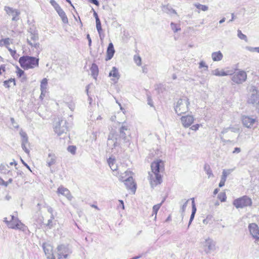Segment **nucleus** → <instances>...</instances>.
<instances>
[{
  "instance_id": "obj_57",
  "label": "nucleus",
  "mask_w": 259,
  "mask_h": 259,
  "mask_svg": "<svg viewBox=\"0 0 259 259\" xmlns=\"http://www.w3.org/2000/svg\"><path fill=\"white\" fill-rule=\"evenodd\" d=\"M54 219V216H51V219L48 220V224H47V225L48 226H52V220Z\"/></svg>"
},
{
  "instance_id": "obj_35",
  "label": "nucleus",
  "mask_w": 259,
  "mask_h": 259,
  "mask_svg": "<svg viewBox=\"0 0 259 259\" xmlns=\"http://www.w3.org/2000/svg\"><path fill=\"white\" fill-rule=\"evenodd\" d=\"M170 27L174 32H177L181 30L180 26L176 23H174V22H171L170 23Z\"/></svg>"
},
{
  "instance_id": "obj_18",
  "label": "nucleus",
  "mask_w": 259,
  "mask_h": 259,
  "mask_svg": "<svg viewBox=\"0 0 259 259\" xmlns=\"http://www.w3.org/2000/svg\"><path fill=\"white\" fill-rule=\"evenodd\" d=\"M203 246L206 248L205 251L206 253H209L211 251L215 250V244L212 240L208 238L205 240L203 243Z\"/></svg>"
},
{
  "instance_id": "obj_17",
  "label": "nucleus",
  "mask_w": 259,
  "mask_h": 259,
  "mask_svg": "<svg viewBox=\"0 0 259 259\" xmlns=\"http://www.w3.org/2000/svg\"><path fill=\"white\" fill-rule=\"evenodd\" d=\"M248 229L252 236L257 240H259V228L255 223L249 225Z\"/></svg>"
},
{
  "instance_id": "obj_41",
  "label": "nucleus",
  "mask_w": 259,
  "mask_h": 259,
  "mask_svg": "<svg viewBox=\"0 0 259 259\" xmlns=\"http://www.w3.org/2000/svg\"><path fill=\"white\" fill-rule=\"evenodd\" d=\"M245 49L250 52H257L259 53V47H251L247 46L245 47Z\"/></svg>"
},
{
  "instance_id": "obj_23",
  "label": "nucleus",
  "mask_w": 259,
  "mask_h": 259,
  "mask_svg": "<svg viewBox=\"0 0 259 259\" xmlns=\"http://www.w3.org/2000/svg\"><path fill=\"white\" fill-rule=\"evenodd\" d=\"M56 156L55 154L50 153L48 154V156L46 159V162L48 166L54 164L56 162Z\"/></svg>"
},
{
  "instance_id": "obj_36",
  "label": "nucleus",
  "mask_w": 259,
  "mask_h": 259,
  "mask_svg": "<svg viewBox=\"0 0 259 259\" xmlns=\"http://www.w3.org/2000/svg\"><path fill=\"white\" fill-rule=\"evenodd\" d=\"M194 6L199 10H201L203 11H206L207 10H208V7L205 6V5H201V4H194Z\"/></svg>"
},
{
  "instance_id": "obj_45",
  "label": "nucleus",
  "mask_w": 259,
  "mask_h": 259,
  "mask_svg": "<svg viewBox=\"0 0 259 259\" xmlns=\"http://www.w3.org/2000/svg\"><path fill=\"white\" fill-rule=\"evenodd\" d=\"M218 197L221 202H225L226 200L227 197L225 193H221L218 195Z\"/></svg>"
},
{
  "instance_id": "obj_26",
  "label": "nucleus",
  "mask_w": 259,
  "mask_h": 259,
  "mask_svg": "<svg viewBox=\"0 0 259 259\" xmlns=\"http://www.w3.org/2000/svg\"><path fill=\"white\" fill-rule=\"evenodd\" d=\"M48 83V79L46 78H44L42 79L40 82V91L47 92Z\"/></svg>"
},
{
  "instance_id": "obj_37",
  "label": "nucleus",
  "mask_w": 259,
  "mask_h": 259,
  "mask_svg": "<svg viewBox=\"0 0 259 259\" xmlns=\"http://www.w3.org/2000/svg\"><path fill=\"white\" fill-rule=\"evenodd\" d=\"M163 202V201H162V202H161L160 203L157 204L153 206L152 215H153L154 214L155 217L156 216L158 210L159 209L160 207H161L162 203Z\"/></svg>"
},
{
  "instance_id": "obj_20",
  "label": "nucleus",
  "mask_w": 259,
  "mask_h": 259,
  "mask_svg": "<svg viewBox=\"0 0 259 259\" xmlns=\"http://www.w3.org/2000/svg\"><path fill=\"white\" fill-rule=\"evenodd\" d=\"M57 193L66 197L69 201H71L73 198L69 190L63 186H60L58 188Z\"/></svg>"
},
{
  "instance_id": "obj_21",
  "label": "nucleus",
  "mask_w": 259,
  "mask_h": 259,
  "mask_svg": "<svg viewBox=\"0 0 259 259\" xmlns=\"http://www.w3.org/2000/svg\"><path fill=\"white\" fill-rule=\"evenodd\" d=\"M181 121L184 126L188 127L193 122L194 117L192 115L188 114L186 116H182Z\"/></svg>"
},
{
  "instance_id": "obj_44",
  "label": "nucleus",
  "mask_w": 259,
  "mask_h": 259,
  "mask_svg": "<svg viewBox=\"0 0 259 259\" xmlns=\"http://www.w3.org/2000/svg\"><path fill=\"white\" fill-rule=\"evenodd\" d=\"M12 181L13 180L11 178L9 179V180L7 182H5L2 179L0 178V185H4L5 186L7 187L8 184L11 183Z\"/></svg>"
},
{
  "instance_id": "obj_33",
  "label": "nucleus",
  "mask_w": 259,
  "mask_h": 259,
  "mask_svg": "<svg viewBox=\"0 0 259 259\" xmlns=\"http://www.w3.org/2000/svg\"><path fill=\"white\" fill-rule=\"evenodd\" d=\"M192 208V213H191V216H190V218L188 226H190V225L191 224V222L193 220V219L194 218V217H195V214L196 212V210H197L196 207L195 205H193V206Z\"/></svg>"
},
{
  "instance_id": "obj_61",
  "label": "nucleus",
  "mask_w": 259,
  "mask_h": 259,
  "mask_svg": "<svg viewBox=\"0 0 259 259\" xmlns=\"http://www.w3.org/2000/svg\"><path fill=\"white\" fill-rule=\"evenodd\" d=\"M87 38L89 41V47H91V44H92V39H91V38L89 34H87Z\"/></svg>"
},
{
  "instance_id": "obj_47",
  "label": "nucleus",
  "mask_w": 259,
  "mask_h": 259,
  "mask_svg": "<svg viewBox=\"0 0 259 259\" xmlns=\"http://www.w3.org/2000/svg\"><path fill=\"white\" fill-rule=\"evenodd\" d=\"M134 59L135 63L137 64L138 66L141 65V58L140 56H135Z\"/></svg>"
},
{
  "instance_id": "obj_63",
  "label": "nucleus",
  "mask_w": 259,
  "mask_h": 259,
  "mask_svg": "<svg viewBox=\"0 0 259 259\" xmlns=\"http://www.w3.org/2000/svg\"><path fill=\"white\" fill-rule=\"evenodd\" d=\"M28 137L22 139V144H24L26 145V144H27L28 143Z\"/></svg>"
},
{
  "instance_id": "obj_25",
  "label": "nucleus",
  "mask_w": 259,
  "mask_h": 259,
  "mask_svg": "<svg viewBox=\"0 0 259 259\" xmlns=\"http://www.w3.org/2000/svg\"><path fill=\"white\" fill-rule=\"evenodd\" d=\"M223 54L220 51L213 52L211 54L212 59L213 61H221L223 58Z\"/></svg>"
},
{
  "instance_id": "obj_40",
  "label": "nucleus",
  "mask_w": 259,
  "mask_h": 259,
  "mask_svg": "<svg viewBox=\"0 0 259 259\" xmlns=\"http://www.w3.org/2000/svg\"><path fill=\"white\" fill-rule=\"evenodd\" d=\"M66 104L68 107L70 109V111L73 112L74 111L75 105L73 101H71V102H67Z\"/></svg>"
},
{
  "instance_id": "obj_39",
  "label": "nucleus",
  "mask_w": 259,
  "mask_h": 259,
  "mask_svg": "<svg viewBox=\"0 0 259 259\" xmlns=\"http://www.w3.org/2000/svg\"><path fill=\"white\" fill-rule=\"evenodd\" d=\"M231 170L228 169V170H224L222 172V176L221 177V179L226 181L227 176L230 174Z\"/></svg>"
},
{
  "instance_id": "obj_8",
  "label": "nucleus",
  "mask_w": 259,
  "mask_h": 259,
  "mask_svg": "<svg viewBox=\"0 0 259 259\" xmlns=\"http://www.w3.org/2000/svg\"><path fill=\"white\" fill-rule=\"evenodd\" d=\"M189 105V102L186 97L180 99L175 107V110L176 113L179 112L180 113H186L188 111L187 109Z\"/></svg>"
},
{
  "instance_id": "obj_46",
  "label": "nucleus",
  "mask_w": 259,
  "mask_h": 259,
  "mask_svg": "<svg viewBox=\"0 0 259 259\" xmlns=\"http://www.w3.org/2000/svg\"><path fill=\"white\" fill-rule=\"evenodd\" d=\"M50 3L52 5V6L54 8L56 11L58 10L61 7L57 3V2L55 0H51Z\"/></svg>"
},
{
  "instance_id": "obj_56",
  "label": "nucleus",
  "mask_w": 259,
  "mask_h": 259,
  "mask_svg": "<svg viewBox=\"0 0 259 259\" xmlns=\"http://www.w3.org/2000/svg\"><path fill=\"white\" fill-rule=\"evenodd\" d=\"M89 2L97 6H99V3L97 0H89Z\"/></svg>"
},
{
  "instance_id": "obj_49",
  "label": "nucleus",
  "mask_w": 259,
  "mask_h": 259,
  "mask_svg": "<svg viewBox=\"0 0 259 259\" xmlns=\"http://www.w3.org/2000/svg\"><path fill=\"white\" fill-rule=\"evenodd\" d=\"M76 149V147L74 146H69L67 148L68 151L73 154H75Z\"/></svg>"
},
{
  "instance_id": "obj_10",
  "label": "nucleus",
  "mask_w": 259,
  "mask_h": 259,
  "mask_svg": "<svg viewBox=\"0 0 259 259\" xmlns=\"http://www.w3.org/2000/svg\"><path fill=\"white\" fill-rule=\"evenodd\" d=\"M71 253L72 250L69 245L61 244L57 247L58 259H61L62 256L67 258Z\"/></svg>"
},
{
  "instance_id": "obj_54",
  "label": "nucleus",
  "mask_w": 259,
  "mask_h": 259,
  "mask_svg": "<svg viewBox=\"0 0 259 259\" xmlns=\"http://www.w3.org/2000/svg\"><path fill=\"white\" fill-rule=\"evenodd\" d=\"M147 102H148V105H149L151 106H153L152 100V98H151V97L150 96H148Z\"/></svg>"
},
{
  "instance_id": "obj_15",
  "label": "nucleus",
  "mask_w": 259,
  "mask_h": 259,
  "mask_svg": "<svg viewBox=\"0 0 259 259\" xmlns=\"http://www.w3.org/2000/svg\"><path fill=\"white\" fill-rule=\"evenodd\" d=\"M233 74V71L229 69H220L217 68L212 70L211 74L217 76H224L228 75H232Z\"/></svg>"
},
{
  "instance_id": "obj_51",
  "label": "nucleus",
  "mask_w": 259,
  "mask_h": 259,
  "mask_svg": "<svg viewBox=\"0 0 259 259\" xmlns=\"http://www.w3.org/2000/svg\"><path fill=\"white\" fill-rule=\"evenodd\" d=\"M164 89V85L162 84H159L157 85L156 90H157L158 93H162V89Z\"/></svg>"
},
{
  "instance_id": "obj_13",
  "label": "nucleus",
  "mask_w": 259,
  "mask_h": 259,
  "mask_svg": "<svg viewBox=\"0 0 259 259\" xmlns=\"http://www.w3.org/2000/svg\"><path fill=\"white\" fill-rule=\"evenodd\" d=\"M232 75V80L236 84H241L245 81L247 79L246 73L242 70L236 73L233 72Z\"/></svg>"
},
{
  "instance_id": "obj_28",
  "label": "nucleus",
  "mask_w": 259,
  "mask_h": 259,
  "mask_svg": "<svg viewBox=\"0 0 259 259\" xmlns=\"http://www.w3.org/2000/svg\"><path fill=\"white\" fill-rule=\"evenodd\" d=\"M162 11L168 14H174L177 15V12L169 5L163 6Z\"/></svg>"
},
{
  "instance_id": "obj_31",
  "label": "nucleus",
  "mask_w": 259,
  "mask_h": 259,
  "mask_svg": "<svg viewBox=\"0 0 259 259\" xmlns=\"http://www.w3.org/2000/svg\"><path fill=\"white\" fill-rule=\"evenodd\" d=\"M12 43V40L9 38H6L5 39H2L0 40V46H6L8 49L10 48L8 46Z\"/></svg>"
},
{
  "instance_id": "obj_55",
  "label": "nucleus",
  "mask_w": 259,
  "mask_h": 259,
  "mask_svg": "<svg viewBox=\"0 0 259 259\" xmlns=\"http://www.w3.org/2000/svg\"><path fill=\"white\" fill-rule=\"evenodd\" d=\"M241 152V149L239 147H236L233 151V154H238Z\"/></svg>"
},
{
  "instance_id": "obj_27",
  "label": "nucleus",
  "mask_w": 259,
  "mask_h": 259,
  "mask_svg": "<svg viewBox=\"0 0 259 259\" xmlns=\"http://www.w3.org/2000/svg\"><path fill=\"white\" fill-rule=\"evenodd\" d=\"M90 69H91L92 75L93 76V77L95 79H96V78L98 75V72H99L98 66L96 64L93 63L92 65V66H91Z\"/></svg>"
},
{
  "instance_id": "obj_14",
  "label": "nucleus",
  "mask_w": 259,
  "mask_h": 259,
  "mask_svg": "<svg viewBox=\"0 0 259 259\" xmlns=\"http://www.w3.org/2000/svg\"><path fill=\"white\" fill-rule=\"evenodd\" d=\"M4 10L7 15L12 17V21H17L19 19V16L20 14V12L18 10L13 9L8 6H5L4 7Z\"/></svg>"
},
{
  "instance_id": "obj_12",
  "label": "nucleus",
  "mask_w": 259,
  "mask_h": 259,
  "mask_svg": "<svg viewBox=\"0 0 259 259\" xmlns=\"http://www.w3.org/2000/svg\"><path fill=\"white\" fill-rule=\"evenodd\" d=\"M250 95L248 99L249 103L258 105L259 104V91L254 86H251L250 89Z\"/></svg>"
},
{
  "instance_id": "obj_9",
  "label": "nucleus",
  "mask_w": 259,
  "mask_h": 259,
  "mask_svg": "<svg viewBox=\"0 0 259 259\" xmlns=\"http://www.w3.org/2000/svg\"><path fill=\"white\" fill-rule=\"evenodd\" d=\"M38 35L35 31H29L27 36V43L31 47L38 48L39 43L38 42Z\"/></svg>"
},
{
  "instance_id": "obj_42",
  "label": "nucleus",
  "mask_w": 259,
  "mask_h": 259,
  "mask_svg": "<svg viewBox=\"0 0 259 259\" xmlns=\"http://www.w3.org/2000/svg\"><path fill=\"white\" fill-rule=\"evenodd\" d=\"M8 51L10 53L11 55L13 57L14 59H17L19 55L16 53V50H13L12 49L8 48Z\"/></svg>"
},
{
  "instance_id": "obj_32",
  "label": "nucleus",
  "mask_w": 259,
  "mask_h": 259,
  "mask_svg": "<svg viewBox=\"0 0 259 259\" xmlns=\"http://www.w3.org/2000/svg\"><path fill=\"white\" fill-rule=\"evenodd\" d=\"M11 84H13V85H15V80L14 78H11L4 82V85L7 88H9L11 87Z\"/></svg>"
},
{
  "instance_id": "obj_34",
  "label": "nucleus",
  "mask_w": 259,
  "mask_h": 259,
  "mask_svg": "<svg viewBox=\"0 0 259 259\" xmlns=\"http://www.w3.org/2000/svg\"><path fill=\"white\" fill-rule=\"evenodd\" d=\"M204 168L207 175H208V178H210L211 176L213 177V175L212 173V171L210 169L209 165L205 164L204 165Z\"/></svg>"
},
{
  "instance_id": "obj_1",
  "label": "nucleus",
  "mask_w": 259,
  "mask_h": 259,
  "mask_svg": "<svg viewBox=\"0 0 259 259\" xmlns=\"http://www.w3.org/2000/svg\"><path fill=\"white\" fill-rule=\"evenodd\" d=\"M131 134L130 129L126 126L122 125L119 128V134L114 131H111L108 135L107 140V146L112 150L115 149L117 147L122 145L123 144L128 142V136Z\"/></svg>"
},
{
  "instance_id": "obj_16",
  "label": "nucleus",
  "mask_w": 259,
  "mask_h": 259,
  "mask_svg": "<svg viewBox=\"0 0 259 259\" xmlns=\"http://www.w3.org/2000/svg\"><path fill=\"white\" fill-rule=\"evenodd\" d=\"M44 252L48 259H55L53 253V246L48 243H44L42 245Z\"/></svg>"
},
{
  "instance_id": "obj_6",
  "label": "nucleus",
  "mask_w": 259,
  "mask_h": 259,
  "mask_svg": "<svg viewBox=\"0 0 259 259\" xmlns=\"http://www.w3.org/2000/svg\"><path fill=\"white\" fill-rule=\"evenodd\" d=\"M131 171H126L123 176L119 178V180L123 182L127 189H130L133 193L136 190V185L134 182L133 177L131 176Z\"/></svg>"
},
{
  "instance_id": "obj_50",
  "label": "nucleus",
  "mask_w": 259,
  "mask_h": 259,
  "mask_svg": "<svg viewBox=\"0 0 259 259\" xmlns=\"http://www.w3.org/2000/svg\"><path fill=\"white\" fill-rule=\"evenodd\" d=\"M189 201V200H187L186 201H185V202L184 203V204H183L182 206V208L181 209V211H182V214L183 215V213L184 212L185 210V208L187 205V203Z\"/></svg>"
},
{
  "instance_id": "obj_3",
  "label": "nucleus",
  "mask_w": 259,
  "mask_h": 259,
  "mask_svg": "<svg viewBox=\"0 0 259 259\" xmlns=\"http://www.w3.org/2000/svg\"><path fill=\"white\" fill-rule=\"evenodd\" d=\"M151 167L154 176L149 173V180L150 185L153 188L162 182L161 176L159 173L164 169V163L160 159L157 160L151 163Z\"/></svg>"
},
{
  "instance_id": "obj_19",
  "label": "nucleus",
  "mask_w": 259,
  "mask_h": 259,
  "mask_svg": "<svg viewBox=\"0 0 259 259\" xmlns=\"http://www.w3.org/2000/svg\"><path fill=\"white\" fill-rule=\"evenodd\" d=\"M243 124L247 128L251 127V126L254 124L255 119L252 117H250L248 115H243L242 118Z\"/></svg>"
},
{
  "instance_id": "obj_2",
  "label": "nucleus",
  "mask_w": 259,
  "mask_h": 259,
  "mask_svg": "<svg viewBox=\"0 0 259 259\" xmlns=\"http://www.w3.org/2000/svg\"><path fill=\"white\" fill-rule=\"evenodd\" d=\"M66 117H64L62 114L59 115L55 118L54 121V132L58 136H61L63 134H66L68 131L69 124L72 122L73 117L71 115L64 114Z\"/></svg>"
},
{
  "instance_id": "obj_24",
  "label": "nucleus",
  "mask_w": 259,
  "mask_h": 259,
  "mask_svg": "<svg viewBox=\"0 0 259 259\" xmlns=\"http://www.w3.org/2000/svg\"><path fill=\"white\" fill-rule=\"evenodd\" d=\"M56 11H57V13L58 14V15H59V16L60 17V18H61L62 22L65 24L68 23V20L67 17L65 13L64 12V11L62 10V9L61 8H60L58 10H57Z\"/></svg>"
},
{
  "instance_id": "obj_29",
  "label": "nucleus",
  "mask_w": 259,
  "mask_h": 259,
  "mask_svg": "<svg viewBox=\"0 0 259 259\" xmlns=\"http://www.w3.org/2000/svg\"><path fill=\"white\" fill-rule=\"evenodd\" d=\"M109 76H112L118 80L120 77L118 69L115 67H113L112 70L109 73Z\"/></svg>"
},
{
  "instance_id": "obj_52",
  "label": "nucleus",
  "mask_w": 259,
  "mask_h": 259,
  "mask_svg": "<svg viewBox=\"0 0 259 259\" xmlns=\"http://www.w3.org/2000/svg\"><path fill=\"white\" fill-rule=\"evenodd\" d=\"M11 121L12 124L14 128H18L19 125L17 123L15 122L14 118H11Z\"/></svg>"
},
{
  "instance_id": "obj_53",
  "label": "nucleus",
  "mask_w": 259,
  "mask_h": 259,
  "mask_svg": "<svg viewBox=\"0 0 259 259\" xmlns=\"http://www.w3.org/2000/svg\"><path fill=\"white\" fill-rule=\"evenodd\" d=\"M20 135L22 139L28 137L26 133H25L24 132H23L22 130H21V131H20Z\"/></svg>"
},
{
  "instance_id": "obj_22",
  "label": "nucleus",
  "mask_w": 259,
  "mask_h": 259,
  "mask_svg": "<svg viewBox=\"0 0 259 259\" xmlns=\"http://www.w3.org/2000/svg\"><path fill=\"white\" fill-rule=\"evenodd\" d=\"M115 53V50L114 49L113 45L112 42H110L107 50V56H106V60H109L111 59L113 57Z\"/></svg>"
},
{
  "instance_id": "obj_62",
  "label": "nucleus",
  "mask_w": 259,
  "mask_h": 259,
  "mask_svg": "<svg viewBox=\"0 0 259 259\" xmlns=\"http://www.w3.org/2000/svg\"><path fill=\"white\" fill-rule=\"evenodd\" d=\"M47 92H41V93H40V96H39V98L42 100L46 96V94Z\"/></svg>"
},
{
  "instance_id": "obj_11",
  "label": "nucleus",
  "mask_w": 259,
  "mask_h": 259,
  "mask_svg": "<svg viewBox=\"0 0 259 259\" xmlns=\"http://www.w3.org/2000/svg\"><path fill=\"white\" fill-rule=\"evenodd\" d=\"M11 219L10 221H7V218L5 219V222L7 223L10 228L14 229L22 230L24 227V225L18 220L17 218H15L14 215H11Z\"/></svg>"
},
{
  "instance_id": "obj_60",
  "label": "nucleus",
  "mask_w": 259,
  "mask_h": 259,
  "mask_svg": "<svg viewBox=\"0 0 259 259\" xmlns=\"http://www.w3.org/2000/svg\"><path fill=\"white\" fill-rule=\"evenodd\" d=\"M22 148L26 153H28L29 152V150L26 148V145L25 144H22Z\"/></svg>"
},
{
  "instance_id": "obj_59",
  "label": "nucleus",
  "mask_w": 259,
  "mask_h": 259,
  "mask_svg": "<svg viewBox=\"0 0 259 259\" xmlns=\"http://www.w3.org/2000/svg\"><path fill=\"white\" fill-rule=\"evenodd\" d=\"M119 202L120 204H119L118 207H121L122 209H124V205L123 201L122 200H119Z\"/></svg>"
},
{
  "instance_id": "obj_7",
  "label": "nucleus",
  "mask_w": 259,
  "mask_h": 259,
  "mask_svg": "<svg viewBox=\"0 0 259 259\" xmlns=\"http://www.w3.org/2000/svg\"><path fill=\"white\" fill-rule=\"evenodd\" d=\"M233 205L237 208H243L252 205L251 198L247 196H243L234 200Z\"/></svg>"
},
{
  "instance_id": "obj_4",
  "label": "nucleus",
  "mask_w": 259,
  "mask_h": 259,
  "mask_svg": "<svg viewBox=\"0 0 259 259\" xmlns=\"http://www.w3.org/2000/svg\"><path fill=\"white\" fill-rule=\"evenodd\" d=\"M19 62L24 69H32L38 66L39 59L28 56H22L19 58Z\"/></svg>"
},
{
  "instance_id": "obj_30",
  "label": "nucleus",
  "mask_w": 259,
  "mask_h": 259,
  "mask_svg": "<svg viewBox=\"0 0 259 259\" xmlns=\"http://www.w3.org/2000/svg\"><path fill=\"white\" fill-rule=\"evenodd\" d=\"M108 163L110 167L112 170H116L117 169V165L115 163V159L114 158H112L111 157H110L108 160Z\"/></svg>"
},
{
  "instance_id": "obj_58",
  "label": "nucleus",
  "mask_w": 259,
  "mask_h": 259,
  "mask_svg": "<svg viewBox=\"0 0 259 259\" xmlns=\"http://www.w3.org/2000/svg\"><path fill=\"white\" fill-rule=\"evenodd\" d=\"M24 73V72L23 70L19 69L17 72V75H18L19 77H21L23 74Z\"/></svg>"
},
{
  "instance_id": "obj_38",
  "label": "nucleus",
  "mask_w": 259,
  "mask_h": 259,
  "mask_svg": "<svg viewBox=\"0 0 259 259\" xmlns=\"http://www.w3.org/2000/svg\"><path fill=\"white\" fill-rule=\"evenodd\" d=\"M96 28H97V31L99 34L100 38L102 39L101 36V32L102 31V26H101V23L100 19H98L97 21H96Z\"/></svg>"
},
{
  "instance_id": "obj_5",
  "label": "nucleus",
  "mask_w": 259,
  "mask_h": 259,
  "mask_svg": "<svg viewBox=\"0 0 259 259\" xmlns=\"http://www.w3.org/2000/svg\"><path fill=\"white\" fill-rule=\"evenodd\" d=\"M239 129L238 127H228L224 129L221 133L220 137L222 141L225 143L231 142V139L235 137V133H239Z\"/></svg>"
},
{
  "instance_id": "obj_64",
  "label": "nucleus",
  "mask_w": 259,
  "mask_h": 259,
  "mask_svg": "<svg viewBox=\"0 0 259 259\" xmlns=\"http://www.w3.org/2000/svg\"><path fill=\"white\" fill-rule=\"evenodd\" d=\"M225 181L223 180H221V181L219 184V187H223L224 185H225Z\"/></svg>"
},
{
  "instance_id": "obj_48",
  "label": "nucleus",
  "mask_w": 259,
  "mask_h": 259,
  "mask_svg": "<svg viewBox=\"0 0 259 259\" xmlns=\"http://www.w3.org/2000/svg\"><path fill=\"white\" fill-rule=\"evenodd\" d=\"M199 68H204V70H207L208 68V66L205 64V63L203 61H201L199 63Z\"/></svg>"
},
{
  "instance_id": "obj_43",
  "label": "nucleus",
  "mask_w": 259,
  "mask_h": 259,
  "mask_svg": "<svg viewBox=\"0 0 259 259\" xmlns=\"http://www.w3.org/2000/svg\"><path fill=\"white\" fill-rule=\"evenodd\" d=\"M237 35H238V37L239 38H240L241 39H243L246 42L247 41V36L245 34H243L241 32V30H238V34Z\"/></svg>"
}]
</instances>
